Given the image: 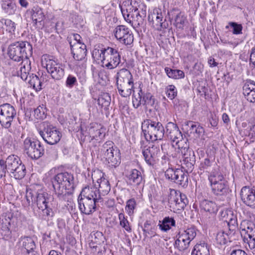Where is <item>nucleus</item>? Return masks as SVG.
Returning <instances> with one entry per match:
<instances>
[{"label": "nucleus", "mask_w": 255, "mask_h": 255, "mask_svg": "<svg viewBox=\"0 0 255 255\" xmlns=\"http://www.w3.org/2000/svg\"><path fill=\"white\" fill-rule=\"evenodd\" d=\"M158 226L161 231L167 232L171 229V227L175 226V221L173 218L166 217L161 222L159 221Z\"/></svg>", "instance_id": "nucleus-37"}, {"label": "nucleus", "mask_w": 255, "mask_h": 255, "mask_svg": "<svg viewBox=\"0 0 255 255\" xmlns=\"http://www.w3.org/2000/svg\"><path fill=\"white\" fill-rule=\"evenodd\" d=\"M35 192L31 190H27L25 194V198L28 206L34 204Z\"/></svg>", "instance_id": "nucleus-58"}, {"label": "nucleus", "mask_w": 255, "mask_h": 255, "mask_svg": "<svg viewBox=\"0 0 255 255\" xmlns=\"http://www.w3.org/2000/svg\"><path fill=\"white\" fill-rule=\"evenodd\" d=\"M191 255H210L209 247L204 242L197 244L195 246Z\"/></svg>", "instance_id": "nucleus-35"}, {"label": "nucleus", "mask_w": 255, "mask_h": 255, "mask_svg": "<svg viewBox=\"0 0 255 255\" xmlns=\"http://www.w3.org/2000/svg\"><path fill=\"white\" fill-rule=\"evenodd\" d=\"M111 97L108 93L101 95L98 99V104L105 110H107L111 103Z\"/></svg>", "instance_id": "nucleus-45"}, {"label": "nucleus", "mask_w": 255, "mask_h": 255, "mask_svg": "<svg viewBox=\"0 0 255 255\" xmlns=\"http://www.w3.org/2000/svg\"><path fill=\"white\" fill-rule=\"evenodd\" d=\"M141 128L147 140H161L165 134V128L162 124L158 121L150 119L145 120L142 123Z\"/></svg>", "instance_id": "nucleus-3"}, {"label": "nucleus", "mask_w": 255, "mask_h": 255, "mask_svg": "<svg viewBox=\"0 0 255 255\" xmlns=\"http://www.w3.org/2000/svg\"><path fill=\"white\" fill-rule=\"evenodd\" d=\"M166 95L168 98L173 99L177 95V91L174 85H169L166 91Z\"/></svg>", "instance_id": "nucleus-59"}, {"label": "nucleus", "mask_w": 255, "mask_h": 255, "mask_svg": "<svg viewBox=\"0 0 255 255\" xmlns=\"http://www.w3.org/2000/svg\"><path fill=\"white\" fill-rule=\"evenodd\" d=\"M31 70V62L29 58H26L22 61L21 67L20 69V75L21 79L24 81H26L28 79L29 76L31 75L30 73Z\"/></svg>", "instance_id": "nucleus-31"}, {"label": "nucleus", "mask_w": 255, "mask_h": 255, "mask_svg": "<svg viewBox=\"0 0 255 255\" xmlns=\"http://www.w3.org/2000/svg\"><path fill=\"white\" fill-rule=\"evenodd\" d=\"M25 81L36 91H39L42 89V81L38 76L33 73L29 76L28 79Z\"/></svg>", "instance_id": "nucleus-39"}, {"label": "nucleus", "mask_w": 255, "mask_h": 255, "mask_svg": "<svg viewBox=\"0 0 255 255\" xmlns=\"http://www.w3.org/2000/svg\"><path fill=\"white\" fill-rule=\"evenodd\" d=\"M42 65L53 79L60 80L64 77V66L57 60L45 58L44 61H42Z\"/></svg>", "instance_id": "nucleus-14"}, {"label": "nucleus", "mask_w": 255, "mask_h": 255, "mask_svg": "<svg viewBox=\"0 0 255 255\" xmlns=\"http://www.w3.org/2000/svg\"><path fill=\"white\" fill-rule=\"evenodd\" d=\"M88 133L91 140L101 142L105 137L106 128L101 124L92 123L88 128Z\"/></svg>", "instance_id": "nucleus-23"}, {"label": "nucleus", "mask_w": 255, "mask_h": 255, "mask_svg": "<svg viewBox=\"0 0 255 255\" xmlns=\"http://www.w3.org/2000/svg\"><path fill=\"white\" fill-rule=\"evenodd\" d=\"M200 170L208 173V179L210 176L215 175L217 173H221L219 167L213 161H211L208 158H206L202 160L200 164Z\"/></svg>", "instance_id": "nucleus-25"}, {"label": "nucleus", "mask_w": 255, "mask_h": 255, "mask_svg": "<svg viewBox=\"0 0 255 255\" xmlns=\"http://www.w3.org/2000/svg\"><path fill=\"white\" fill-rule=\"evenodd\" d=\"M119 94L124 97H127L131 95L133 88V82H131L122 85H117Z\"/></svg>", "instance_id": "nucleus-34"}, {"label": "nucleus", "mask_w": 255, "mask_h": 255, "mask_svg": "<svg viewBox=\"0 0 255 255\" xmlns=\"http://www.w3.org/2000/svg\"><path fill=\"white\" fill-rule=\"evenodd\" d=\"M136 206V201L133 198L130 199L127 201L125 210L128 215L131 216L133 214Z\"/></svg>", "instance_id": "nucleus-50"}, {"label": "nucleus", "mask_w": 255, "mask_h": 255, "mask_svg": "<svg viewBox=\"0 0 255 255\" xmlns=\"http://www.w3.org/2000/svg\"><path fill=\"white\" fill-rule=\"evenodd\" d=\"M173 12L172 18L174 20V25L178 28L183 29L186 21V17L183 12L174 9Z\"/></svg>", "instance_id": "nucleus-32"}, {"label": "nucleus", "mask_w": 255, "mask_h": 255, "mask_svg": "<svg viewBox=\"0 0 255 255\" xmlns=\"http://www.w3.org/2000/svg\"><path fill=\"white\" fill-rule=\"evenodd\" d=\"M186 140H182L177 142L178 143V148L180 149L182 154V167L187 172H191L194 168L195 157L194 151L189 149L188 144L185 143V146H182V144Z\"/></svg>", "instance_id": "nucleus-12"}, {"label": "nucleus", "mask_w": 255, "mask_h": 255, "mask_svg": "<svg viewBox=\"0 0 255 255\" xmlns=\"http://www.w3.org/2000/svg\"><path fill=\"white\" fill-rule=\"evenodd\" d=\"M22 246L26 250L28 254L33 251L35 248V244L33 240L28 237H25L21 238Z\"/></svg>", "instance_id": "nucleus-41"}, {"label": "nucleus", "mask_w": 255, "mask_h": 255, "mask_svg": "<svg viewBox=\"0 0 255 255\" xmlns=\"http://www.w3.org/2000/svg\"><path fill=\"white\" fill-rule=\"evenodd\" d=\"M163 18L161 9H154L152 12L149 13L148 20L155 29L161 31L168 26V22Z\"/></svg>", "instance_id": "nucleus-18"}, {"label": "nucleus", "mask_w": 255, "mask_h": 255, "mask_svg": "<svg viewBox=\"0 0 255 255\" xmlns=\"http://www.w3.org/2000/svg\"><path fill=\"white\" fill-rule=\"evenodd\" d=\"M93 182L96 181L94 185L90 188H96L97 192L100 195V200L102 196L107 195L111 190V186L108 179L104 177V174L99 170L95 171L92 174Z\"/></svg>", "instance_id": "nucleus-11"}, {"label": "nucleus", "mask_w": 255, "mask_h": 255, "mask_svg": "<svg viewBox=\"0 0 255 255\" xmlns=\"http://www.w3.org/2000/svg\"><path fill=\"white\" fill-rule=\"evenodd\" d=\"M99 54L103 66L108 69H114L117 67L121 62V56L117 49L108 47L101 50L94 51L93 56Z\"/></svg>", "instance_id": "nucleus-4"}, {"label": "nucleus", "mask_w": 255, "mask_h": 255, "mask_svg": "<svg viewBox=\"0 0 255 255\" xmlns=\"http://www.w3.org/2000/svg\"><path fill=\"white\" fill-rule=\"evenodd\" d=\"M185 126L189 128V130L191 133H196L198 136L204 133V130L198 123L192 122L187 121L185 122Z\"/></svg>", "instance_id": "nucleus-38"}, {"label": "nucleus", "mask_w": 255, "mask_h": 255, "mask_svg": "<svg viewBox=\"0 0 255 255\" xmlns=\"http://www.w3.org/2000/svg\"><path fill=\"white\" fill-rule=\"evenodd\" d=\"M243 94L251 103H255V82L247 80L243 87Z\"/></svg>", "instance_id": "nucleus-27"}, {"label": "nucleus", "mask_w": 255, "mask_h": 255, "mask_svg": "<svg viewBox=\"0 0 255 255\" xmlns=\"http://www.w3.org/2000/svg\"><path fill=\"white\" fill-rule=\"evenodd\" d=\"M4 161L7 173L9 176L15 179H21L24 177L26 168L18 156L14 154L10 155Z\"/></svg>", "instance_id": "nucleus-6"}, {"label": "nucleus", "mask_w": 255, "mask_h": 255, "mask_svg": "<svg viewBox=\"0 0 255 255\" xmlns=\"http://www.w3.org/2000/svg\"><path fill=\"white\" fill-rule=\"evenodd\" d=\"M243 203L252 208H255V189L249 186L243 187L240 192Z\"/></svg>", "instance_id": "nucleus-24"}, {"label": "nucleus", "mask_w": 255, "mask_h": 255, "mask_svg": "<svg viewBox=\"0 0 255 255\" xmlns=\"http://www.w3.org/2000/svg\"><path fill=\"white\" fill-rule=\"evenodd\" d=\"M78 201L81 212L90 215L96 210L97 204L101 200L96 188L85 187L81 192Z\"/></svg>", "instance_id": "nucleus-2"}, {"label": "nucleus", "mask_w": 255, "mask_h": 255, "mask_svg": "<svg viewBox=\"0 0 255 255\" xmlns=\"http://www.w3.org/2000/svg\"><path fill=\"white\" fill-rule=\"evenodd\" d=\"M1 6L4 12L8 15L13 14L16 10L15 4L10 0H2Z\"/></svg>", "instance_id": "nucleus-40"}, {"label": "nucleus", "mask_w": 255, "mask_h": 255, "mask_svg": "<svg viewBox=\"0 0 255 255\" xmlns=\"http://www.w3.org/2000/svg\"><path fill=\"white\" fill-rule=\"evenodd\" d=\"M26 13L30 15L34 26L38 28L43 26L45 15L42 8L39 6H34L32 8L27 10Z\"/></svg>", "instance_id": "nucleus-21"}, {"label": "nucleus", "mask_w": 255, "mask_h": 255, "mask_svg": "<svg viewBox=\"0 0 255 255\" xmlns=\"http://www.w3.org/2000/svg\"><path fill=\"white\" fill-rule=\"evenodd\" d=\"M142 93L141 90H140V93H138L137 95H133L132 97V104L135 108H138L141 104H142Z\"/></svg>", "instance_id": "nucleus-54"}, {"label": "nucleus", "mask_w": 255, "mask_h": 255, "mask_svg": "<svg viewBox=\"0 0 255 255\" xmlns=\"http://www.w3.org/2000/svg\"><path fill=\"white\" fill-rule=\"evenodd\" d=\"M0 28H5L9 32H14L15 29V24L9 19H0Z\"/></svg>", "instance_id": "nucleus-43"}, {"label": "nucleus", "mask_w": 255, "mask_h": 255, "mask_svg": "<svg viewBox=\"0 0 255 255\" xmlns=\"http://www.w3.org/2000/svg\"><path fill=\"white\" fill-rule=\"evenodd\" d=\"M146 6L144 4L139 5V9H138V12L140 14L141 18L145 19L146 16Z\"/></svg>", "instance_id": "nucleus-63"}, {"label": "nucleus", "mask_w": 255, "mask_h": 255, "mask_svg": "<svg viewBox=\"0 0 255 255\" xmlns=\"http://www.w3.org/2000/svg\"><path fill=\"white\" fill-rule=\"evenodd\" d=\"M70 47L73 58L77 61H82L87 55L86 46L82 42H70Z\"/></svg>", "instance_id": "nucleus-26"}, {"label": "nucleus", "mask_w": 255, "mask_h": 255, "mask_svg": "<svg viewBox=\"0 0 255 255\" xmlns=\"http://www.w3.org/2000/svg\"><path fill=\"white\" fill-rule=\"evenodd\" d=\"M196 235L197 230L194 227L180 230L178 234V238L175 242L176 247L180 251L187 250Z\"/></svg>", "instance_id": "nucleus-10"}, {"label": "nucleus", "mask_w": 255, "mask_h": 255, "mask_svg": "<svg viewBox=\"0 0 255 255\" xmlns=\"http://www.w3.org/2000/svg\"><path fill=\"white\" fill-rule=\"evenodd\" d=\"M200 207L201 210L211 214H216L218 210V207L215 202L206 199L200 202Z\"/></svg>", "instance_id": "nucleus-30"}, {"label": "nucleus", "mask_w": 255, "mask_h": 255, "mask_svg": "<svg viewBox=\"0 0 255 255\" xmlns=\"http://www.w3.org/2000/svg\"><path fill=\"white\" fill-rule=\"evenodd\" d=\"M178 171L177 176L174 181V183L182 187L185 188L188 184V172H185L181 169H180V170Z\"/></svg>", "instance_id": "nucleus-36"}, {"label": "nucleus", "mask_w": 255, "mask_h": 255, "mask_svg": "<svg viewBox=\"0 0 255 255\" xmlns=\"http://www.w3.org/2000/svg\"><path fill=\"white\" fill-rule=\"evenodd\" d=\"M178 170H180L179 168L174 169L172 168H168L165 172V176L166 179L174 182L177 176V173H178Z\"/></svg>", "instance_id": "nucleus-48"}, {"label": "nucleus", "mask_w": 255, "mask_h": 255, "mask_svg": "<svg viewBox=\"0 0 255 255\" xmlns=\"http://www.w3.org/2000/svg\"><path fill=\"white\" fill-rule=\"evenodd\" d=\"M117 85L133 82L132 75L129 70L123 68L117 72L116 76Z\"/></svg>", "instance_id": "nucleus-29"}, {"label": "nucleus", "mask_w": 255, "mask_h": 255, "mask_svg": "<svg viewBox=\"0 0 255 255\" xmlns=\"http://www.w3.org/2000/svg\"><path fill=\"white\" fill-rule=\"evenodd\" d=\"M120 225L127 232H131V229L129 223L127 218H125L124 213H121L119 214Z\"/></svg>", "instance_id": "nucleus-49"}, {"label": "nucleus", "mask_w": 255, "mask_h": 255, "mask_svg": "<svg viewBox=\"0 0 255 255\" xmlns=\"http://www.w3.org/2000/svg\"><path fill=\"white\" fill-rule=\"evenodd\" d=\"M6 172H7V169H6L5 161H4V160H0V178H1L2 177L5 176Z\"/></svg>", "instance_id": "nucleus-62"}, {"label": "nucleus", "mask_w": 255, "mask_h": 255, "mask_svg": "<svg viewBox=\"0 0 255 255\" xmlns=\"http://www.w3.org/2000/svg\"><path fill=\"white\" fill-rule=\"evenodd\" d=\"M51 198V195L46 192L40 190L35 192L34 204L38 208L44 209L48 205L49 200Z\"/></svg>", "instance_id": "nucleus-28"}, {"label": "nucleus", "mask_w": 255, "mask_h": 255, "mask_svg": "<svg viewBox=\"0 0 255 255\" xmlns=\"http://www.w3.org/2000/svg\"><path fill=\"white\" fill-rule=\"evenodd\" d=\"M169 190L168 202L170 207L177 211L184 209L188 203L186 196L179 191L173 189H170Z\"/></svg>", "instance_id": "nucleus-16"}, {"label": "nucleus", "mask_w": 255, "mask_h": 255, "mask_svg": "<svg viewBox=\"0 0 255 255\" xmlns=\"http://www.w3.org/2000/svg\"><path fill=\"white\" fill-rule=\"evenodd\" d=\"M51 182L57 198L61 201L68 200L75 187L73 175L67 172L58 173L52 178Z\"/></svg>", "instance_id": "nucleus-1"}, {"label": "nucleus", "mask_w": 255, "mask_h": 255, "mask_svg": "<svg viewBox=\"0 0 255 255\" xmlns=\"http://www.w3.org/2000/svg\"><path fill=\"white\" fill-rule=\"evenodd\" d=\"M127 177L130 183L137 185H139L143 179L141 172L136 169L130 170Z\"/></svg>", "instance_id": "nucleus-33"}, {"label": "nucleus", "mask_w": 255, "mask_h": 255, "mask_svg": "<svg viewBox=\"0 0 255 255\" xmlns=\"http://www.w3.org/2000/svg\"><path fill=\"white\" fill-rule=\"evenodd\" d=\"M143 156L146 163L150 166H154L158 160V155L160 153L159 147L151 145L142 150Z\"/></svg>", "instance_id": "nucleus-20"}, {"label": "nucleus", "mask_w": 255, "mask_h": 255, "mask_svg": "<svg viewBox=\"0 0 255 255\" xmlns=\"http://www.w3.org/2000/svg\"><path fill=\"white\" fill-rule=\"evenodd\" d=\"M165 72L168 77L174 79H181L184 77L185 75L183 71L177 69H172L168 67H165Z\"/></svg>", "instance_id": "nucleus-42"}, {"label": "nucleus", "mask_w": 255, "mask_h": 255, "mask_svg": "<svg viewBox=\"0 0 255 255\" xmlns=\"http://www.w3.org/2000/svg\"><path fill=\"white\" fill-rule=\"evenodd\" d=\"M230 255H248L245 251L241 249H234L231 250Z\"/></svg>", "instance_id": "nucleus-64"}, {"label": "nucleus", "mask_w": 255, "mask_h": 255, "mask_svg": "<svg viewBox=\"0 0 255 255\" xmlns=\"http://www.w3.org/2000/svg\"><path fill=\"white\" fill-rule=\"evenodd\" d=\"M142 102V104L147 109L149 107H154L155 100L150 93H147L143 95Z\"/></svg>", "instance_id": "nucleus-46"}, {"label": "nucleus", "mask_w": 255, "mask_h": 255, "mask_svg": "<svg viewBox=\"0 0 255 255\" xmlns=\"http://www.w3.org/2000/svg\"><path fill=\"white\" fill-rule=\"evenodd\" d=\"M229 26L233 28V33L234 34H240L242 33L243 26L242 24H238L235 22H230L229 25L226 26V29H228Z\"/></svg>", "instance_id": "nucleus-53"}, {"label": "nucleus", "mask_w": 255, "mask_h": 255, "mask_svg": "<svg viewBox=\"0 0 255 255\" xmlns=\"http://www.w3.org/2000/svg\"><path fill=\"white\" fill-rule=\"evenodd\" d=\"M166 130L165 134L168 139L175 142L178 146V143L177 142L184 140L182 137L181 132L178 128V127L176 124L173 123H168L165 127Z\"/></svg>", "instance_id": "nucleus-22"}, {"label": "nucleus", "mask_w": 255, "mask_h": 255, "mask_svg": "<svg viewBox=\"0 0 255 255\" xmlns=\"http://www.w3.org/2000/svg\"><path fill=\"white\" fill-rule=\"evenodd\" d=\"M133 11L131 12V22L135 21L137 22L138 25H141L143 23L144 19L141 18L140 14L138 12V8L136 7L133 8Z\"/></svg>", "instance_id": "nucleus-52"}, {"label": "nucleus", "mask_w": 255, "mask_h": 255, "mask_svg": "<svg viewBox=\"0 0 255 255\" xmlns=\"http://www.w3.org/2000/svg\"><path fill=\"white\" fill-rule=\"evenodd\" d=\"M244 240H246L249 247L251 249L255 248V235L251 237H245Z\"/></svg>", "instance_id": "nucleus-61"}, {"label": "nucleus", "mask_w": 255, "mask_h": 255, "mask_svg": "<svg viewBox=\"0 0 255 255\" xmlns=\"http://www.w3.org/2000/svg\"><path fill=\"white\" fill-rule=\"evenodd\" d=\"M116 38L121 43L126 45H130L133 41V36L131 32L125 25L117 26L114 31Z\"/></svg>", "instance_id": "nucleus-19"}, {"label": "nucleus", "mask_w": 255, "mask_h": 255, "mask_svg": "<svg viewBox=\"0 0 255 255\" xmlns=\"http://www.w3.org/2000/svg\"><path fill=\"white\" fill-rule=\"evenodd\" d=\"M16 116L14 108L9 104L0 106V124L5 128L10 127L11 123Z\"/></svg>", "instance_id": "nucleus-17"}, {"label": "nucleus", "mask_w": 255, "mask_h": 255, "mask_svg": "<svg viewBox=\"0 0 255 255\" xmlns=\"http://www.w3.org/2000/svg\"><path fill=\"white\" fill-rule=\"evenodd\" d=\"M247 227L243 228L241 227V234L242 236L244 235V238L247 237H251L255 235V225L252 223H246Z\"/></svg>", "instance_id": "nucleus-44"}, {"label": "nucleus", "mask_w": 255, "mask_h": 255, "mask_svg": "<svg viewBox=\"0 0 255 255\" xmlns=\"http://www.w3.org/2000/svg\"><path fill=\"white\" fill-rule=\"evenodd\" d=\"M77 84V80L76 77L72 75H69L66 80V86L69 88H73Z\"/></svg>", "instance_id": "nucleus-57"}, {"label": "nucleus", "mask_w": 255, "mask_h": 255, "mask_svg": "<svg viewBox=\"0 0 255 255\" xmlns=\"http://www.w3.org/2000/svg\"><path fill=\"white\" fill-rule=\"evenodd\" d=\"M208 180L213 194L218 197H225L230 192L228 182L221 172L215 175L210 176Z\"/></svg>", "instance_id": "nucleus-9"}, {"label": "nucleus", "mask_w": 255, "mask_h": 255, "mask_svg": "<svg viewBox=\"0 0 255 255\" xmlns=\"http://www.w3.org/2000/svg\"><path fill=\"white\" fill-rule=\"evenodd\" d=\"M32 54L31 45L25 41H17L8 47V54L14 61L19 62L28 58Z\"/></svg>", "instance_id": "nucleus-5"}, {"label": "nucleus", "mask_w": 255, "mask_h": 255, "mask_svg": "<svg viewBox=\"0 0 255 255\" xmlns=\"http://www.w3.org/2000/svg\"><path fill=\"white\" fill-rule=\"evenodd\" d=\"M134 7L133 6H130V7L128 9L126 8V9L122 8L121 10L123 14V16L124 17L125 19L129 22H131V12H132L133 9V8Z\"/></svg>", "instance_id": "nucleus-55"}, {"label": "nucleus", "mask_w": 255, "mask_h": 255, "mask_svg": "<svg viewBox=\"0 0 255 255\" xmlns=\"http://www.w3.org/2000/svg\"><path fill=\"white\" fill-rule=\"evenodd\" d=\"M222 214H224V217H225V215H227L225 221L228 223L229 231L227 233L224 231H220L217 233L216 240L217 243L220 245H225L229 239V236L234 235L238 228L237 218L232 211H226Z\"/></svg>", "instance_id": "nucleus-8"}, {"label": "nucleus", "mask_w": 255, "mask_h": 255, "mask_svg": "<svg viewBox=\"0 0 255 255\" xmlns=\"http://www.w3.org/2000/svg\"><path fill=\"white\" fill-rule=\"evenodd\" d=\"M46 155L51 160H56L58 157L57 150L52 147L46 149Z\"/></svg>", "instance_id": "nucleus-56"}, {"label": "nucleus", "mask_w": 255, "mask_h": 255, "mask_svg": "<svg viewBox=\"0 0 255 255\" xmlns=\"http://www.w3.org/2000/svg\"><path fill=\"white\" fill-rule=\"evenodd\" d=\"M104 156L111 166H116L121 162L120 151L114 146L113 141H106L102 146Z\"/></svg>", "instance_id": "nucleus-15"}, {"label": "nucleus", "mask_w": 255, "mask_h": 255, "mask_svg": "<svg viewBox=\"0 0 255 255\" xmlns=\"http://www.w3.org/2000/svg\"><path fill=\"white\" fill-rule=\"evenodd\" d=\"M91 241L96 245H100L104 242V236L102 232L97 231L91 233Z\"/></svg>", "instance_id": "nucleus-51"}, {"label": "nucleus", "mask_w": 255, "mask_h": 255, "mask_svg": "<svg viewBox=\"0 0 255 255\" xmlns=\"http://www.w3.org/2000/svg\"><path fill=\"white\" fill-rule=\"evenodd\" d=\"M37 131L43 140L50 145L57 143L61 137V134L56 128L46 122L39 125Z\"/></svg>", "instance_id": "nucleus-7"}, {"label": "nucleus", "mask_w": 255, "mask_h": 255, "mask_svg": "<svg viewBox=\"0 0 255 255\" xmlns=\"http://www.w3.org/2000/svg\"><path fill=\"white\" fill-rule=\"evenodd\" d=\"M39 209L41 210L42 212H43V215L47 217L48 218V219H49V218L53 217L54 215V213L52 209L50 207L49 205H46V207L44 209Z\"/></svg>", "instance_id": "nucleus-60"}, {"label": "nucleus", "mask_w": 255, "mask_h": 255, "mask_svg": "<svg viewBox=\"0 0 255 255\" xmlns=\"http://www.w3.org/2000/svg\"><path fill=\"white\" fill-rule=\"evenodd\" d=\"M23 149L26 154L31 159H38L44 153L43 147L38 140L26 138L23 142Z\"/></svg>", "instance_id": "nucleus-13"}, {"label": "nucleus", "mask_w": 255, "mask_h": 255, "mask_svg": "<svg viewBox=\"0 0 255 255\" xmlns=\"http://www.w3.org/2000/svg\"><path fill=\"white\" fill-rule=\"evenodd\" d=\"M46 108L42 105L34 110V116L38 120H42L46 118Z\"/></svg>", "instance_id": "nucleus-47"}]
</instances>
